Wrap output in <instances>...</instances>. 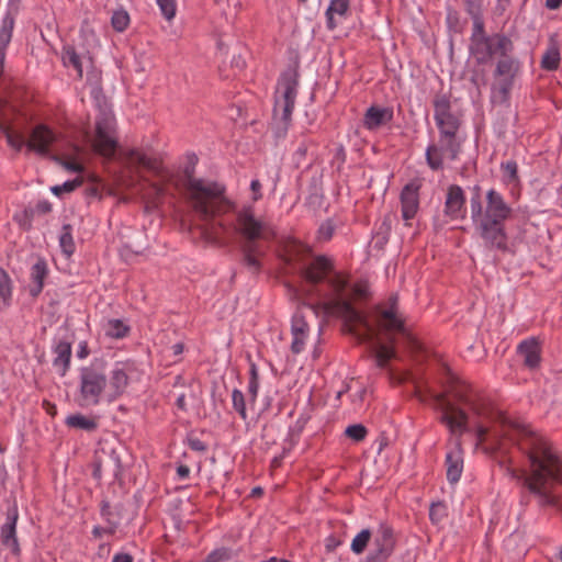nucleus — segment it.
I'll use <instances>...</instances> for the list:
<instances>
[{
  "label": "nucleus",
  "mask_w": 562,
  "mask_h": 562,
  "mask_svg": "<svg viewBox=\"0 0 562 562\" xmlns=\"http://www.w3.org/2000/svg\"><path fill=\"white\" fill-rule=\"evenodd\" d=\"M56 160L68 171L77 173L83 171V166L80 162L76 161L75 159L56 158Z\"/></svg>",
  "instance_id": "nucleus-53"
},
{
  "label": "nucleus",
  "mask_w": 562,
  "mask_h": 562,
  "mask_svg": "<svg viewBox=\"0 0 562 562\" xmlns=\"http://www.w3.org/2000/svg\"><path fill=\"white\" fill-rule=\"evenodd\" d=\"M59 246L61 251L70 257L76 249L75 241L72 238V227L70 224H64L61 227V233L59 235Z\"/></svg>",
  "instance_id": "nucleus-37"
},
{
  "label": "nucleus",
  "mask_w": 562,
  "mask_h": 562,
  "mask_svg": "<svg viewBox=\"0 0 562 562\" xmlns=\"http://www.w3.org/2000/svg\"><path fill=\"white\" fill-rule=\"evenodd\" d=\"M261 182L258 179H254L250 182V190L252 191V201L257 202L262 198Z\"/></svg>",
  "instance_id": "nucleus-57"
},
{
  "label": "nucleus",
  "mask_w": 562,
  "mask_h": 562,
  "mask_svg": "<svg viewBox=\"0 0 562 562\" xmlns=\"http://www.w3.org/2000/svg\"><path fill=\"white\" fill-rule=\"evenodd\" d=\"M184 443L192 450L196 452H205L207 450V445L202 441L200 438L194 436L192 432L188 434Z\"/></svg>",
  "instance_id": "nucleus-51"
},
{
  "label": "nucleus",
  "mask_w": 562,
  "mask_h": 562,
  "mask_svg": "<svg viewBox=\"0 0 562 562\" xmlns=\"http://www.w3.org/2000/svg\"><path fill=\"white\" fill-rule=\"evenodd\" d=\"M345 434L348 438L360 442L367 437L368 430L362 424H353L346 428Z\"/></svg>",
  "instance_id": "nucleus-46"
},
{
  "label": "nucleus",
  "mask_w": 562,
  "mask_h": 562,
  "mask_svg": "<svg viewBox=\"0 0 562 562\" xmlns=\"http://www.w3.org/2000/svg\"><path fill=\"white\" fill-rule=\"evenodd\" d=\"M262 255L257 243H245L241 246V262L254 274H258L261 270V263L258 257Z\"/></svg>",
  "instance_id": "nucleus-29"
},
{
  "label": "nucleus",
  "mask_w": 562,
  "mask_h": 562,
  "mask_svg": "<svg viewBox=\"0 0 562 562\" xmlns=\"http://www.w3.org/2000/svg\"><path fill=\"white\" fill-rule=\"evenodd\" d=\"M461 143L458 135H439V145L431 144L426 149L425 157L428 167L434 171L441 170L445 156L450 160H456L461 151Z\"/></svg>",
  "instance_id": "nucleus-13"
},
{
  "label": "nucleus",
  "mask_w": 562,
  "mask_h": 562,
  "mask_svg": "<svg viewBox=\"0 0 562 562\" xmlns=\"http://www.w3.org/2000/svg\"><path fill=\"white\" fill-rule=\"evenodd\" d=\"M446 516V506L442 503H434L429 509L431 521L439 522Z\"/></svg>",
  "instance_id": "nucleus-52"
},
{
  "label": "nucleus",
  "mask_w": 562,
  "mask_h": 562,
  "mask_svg": "<svg viewBox=\"0 0 562 562\" xmlns=\"http://www.w3.org/2000/svg\"><path fill=\"white\" fill-rule=\"evenodd\" d=\"M372 538V532L369 528L362 529L358 532L351 541L350 549L355 554H362L367 549L370 540Z\"/></svg>",
  "instance_id": "nucleus-38"
},
{
  "label": "nucleus",
  "mask_w": 562,
  "mask_h": 562,
  "mask_svg": "<svg viewBox=\"0 0 562 562\" xmlns=\"http://www.w3.org/2000/svg\"><path fill=\"white\" fill-rule=\"evenodd\" d=\"M19 519V509L16 501L13 499L12 505L7 510V521L2 525L0 530L1 542L5 548H9L13 555L21 554L20 543L16 537V522Z\"/></svg>",
  "instance_id": "nucleus-20"
},
{
  "label": "nucleus",
  "mask_w": 562,
  "mask_h": 562,
  "mask_svg": "<svg viewBox=\"0 0 562 562\" xmlns=\"http://www.w3.org/2000/svg\"><path fill=\"white\" fill-rule=\"evenodd\" d=\"M82 182H83L82 178L77 177L76 179L68 180V181L64 182L63 184L54 186L52 188V192L55 195L60 196L65 192H72V191H75L77 188H79L82 184Z\"/></svg>",
  "instance_id": "nucleus-45"
},
{
  "label": "nucleus",
  "mask_w": 562,
  "mask_h": 562,
  "mask_svg": "<svg viewBox=\"0 0 562 562\" xmlns=\"http://www.w3.org/2000/svg\"><path fill=\"white\" fill-rule=\"evenodd\" d=\"M350 9V0H330L327 10L339 16H347Z\"/></svg>",
  "instance_id": "nucleus-48"
},
{
  "label": "nucleus",
  "mask_w": 562,
  "mask_h": 562,
  "mask_svg": "<svg viewBox=\"0 0 562 562\" xmlns=\"http://www.w3.org/2000/svg\"><path fill=\"white\" fill-rule=\"evenodd\" d=\"M161 14L168 21L172 20L176 15V0H156Z\"/></svg>",
  "instance_id": "nucleus-49"
},
{
  "label": "nucleus",
  "mask_w": 562,
  "mask_h": 562,
  "mask_svg": "<svg viewBox=\"0 0 562 562\" xmlns=\"http://www.w3.org/2000/svg\"><path fill=\"white\" fill-rule=\"evenodd\" d=\"M12 294V279L9 273L0 267V310H5L11 305Z\"/></svg>",
  "instance_id": "nucleus-33"
},
{
  "label": "nucleus",
  "mask_w": 562,
  "mask_h": 562,
  "mask_svg": "<svg viewBox=\"0 0 562 562\" xmlns=\"http://www.w3.org/2000/svg\"><path fill=\"white\" fill-rule=\"evenodd\" d=\"M112 562H133V557L130 553H116Z\"/></svg>",
  "instance_id": "nucleus-64"
},
{
  "label": "nucleus",
  "mask_w": 562,
  "mask_h": 562,
  "mask_svg": "<svg viewBox=\"0 0 562 562\" xmlns=\"http://www.w3.org/2000/svg\"><path fill=\"white\" fill-rule=\"evenodd\" d=\"M91 533L95 539H100V538H102L103 535L112 536L115 533V531H110L109 526L105 525V526H94Z\"/></svg>",
  "instance_id": "nucleus-59"
},
{
  "label": "nucleus",
  "mask_w": 562,
  "mask_h": 562,
  "mask_svg": "<svg viewBox=\"0 0 562 562\" xmlns=\"http://www.w3.org/2000/svg\"><path fill=\"white\" fill-rule=\"evenodd\" d=\"M423 187L420 179H413L406 183L400 194L401 214L402 218L408 224V221L413 220L419 210V192Z\"/></svg>",
  "instance_id": "nucleus-18"
},
{
  "label": "nucleus",
  "mask_w": 562,
  "mask_h": 562,
  "mask_svg": "<svg viewBox=\"0 0 562 562\" xmlns=\"http://www.w3.org/2000/svg\"><path fill=\"white\" fill-rule=\"evenodd\" d=\"M514 43L504 33H495L474 43H470L469 52L479 65L486 64L494 55L513 53Z\"/></svg>",
  "instance_id": "nucleus-10"
},
{
  "label": "nucleus",
  "mask_w": 562,
  "mask_h": 562,
  "mask_svg": "<svg viewBox=\"0 0 562 562\" xmlns=\"http://www.w3.org/2000/svg\"><path fill=\"white\" fill-rule=\"evenodd\" d=\"M312 144H313V142L311 139H306V138H303L299 143V145L293 154L294 161L297 166H300L301 164H303L306 160L307 151Z\"/></svg>",
  "instance_id": "nucleus-47"
},
{
  "label": "nucleus",
  "mask_w": 562,
  "mask_h": 562,
  "mask_svg": "<svg viewBox=\"0 0 562 562\" xmlns=\"http://www.w3.org/2000/svg\"><path fill=\"white\" fill-rule=\"evenodd\" d=\"M126 159L130 164L145 168L150 171L155 176L159 177L164 183L151 182L150 188L155 193V198L158 201H161L162 198L167 194V190L165 183H170L172 179V175L166 170L162 166L161 161L155 157L147 156L145 153L138 149H130L126 153Z\"/></svg>",
  "instance_id": "nucleus-9"
},
{
  "label": "nucleus",
  "mask_w": 562,
  "mask_h": 562,
  "mask_svg": "<svg viewBox=\"0 0 562 562\" xmlns=\"http://www.w3.org/2000/svg\"><path fill=\"white\" fill-rule=\"evenodd\" d=\"M190 475V468L186 464H179L177 467V476L180 480H186Z\"/></svg>",
  "instance_id": "nucleus-63"
},
{
  "label": "nucleus",
  "mask_w": 562,
  "mask_h": 562,
  "mask_svg": "<svg viewBox=\"0 0 562 562\" xmlns=\"http://www.w3.org/2000/svg\"><path fill=\"white\" fill-rule=\"evenodd\" d=\"M467 196L459 184H449L446 190L443 214L450 221L464 220L467 216Z\"/></svg>",
  "instance_id": "nucleus-19"
},
{
  "label": "nucleus",
  "mask_w": 562,
  "mask_h": 562,
  "mask_svg": "<svg viewBox=\"0 0 562 562\" xmlns=\"http://www.w3.org/2000/svg\"><path fill=\"white\" fill-rule=\"evenodd\" d=\"M325 16H326L327 30L334 31L337 27V22L335 20V13L329 12V10L326 9Z\"/></svg>",
  "instance_id": "nucleus-62"
},
{
  "label": "nucleus",
  "mask_w": 562,
  "mask_h": 562,
  "mask_svg": "<svg viewBox=\"0 0 562 562\" xmlns=\"http://www.w3.org/2000/svg\"><path fill=\"white\" fill-rule=\"evenodd\" d=\"M447 480L449 483H457L463 471V458L459 446L446 456Z\"/></svg>",
  "instance_id": "nucleus-28"
},
{
  "label": "nucleus",
  "mask_w": 562,
  "mask_h": 562,
  "mask_svg": "<svg viewBox=\"0 0 562 562\" xmlns=\"http://www.w3.org/2000/svg\"><path fill=\"white\" fill-rule=\"evenodd\" d=\"M473 20V29H472V34H471V37H470V43H474L481 38H484L486 36H488L485 32V29H484V22H483V19H482V13L479 14V15H470Z\"/></svg>",
  "instance_id": "nucleus-44"
},
{
  "label": "nucleus",
  "mask_w": 562,
  "mask_h": 562,
  "mask_svg": "<svg viewBox=\"0 0 562 562\" xmlns=\"http://www.w3.org/2000/svg\"><path fill=\"white\" fill-rule=\"evenodd\" d=\"M111 24L113 29L117 32L125 31L130 24L128 13L124 10L114 11L111 18Z\"/></svg>",
  "instance_id": "nucleus-41"
},
{
  "label": "nucleus",
  "mask_w": 562,
  "mask_h": 562,
  "mask_svg": "<svg viewBox=\"0 0 562 562\" xmlns=\"http://www.w3.org/2000/svg\"><path fill=\"white\" fill-rule=\"evenodd\" d=\"M55 355L53 366L60 376H65L70 369L71 342L59 340L53 348Z\"/></svg>",
  "instance_id": "nucleus-25"
},
{
  "label": "nucleus",
  "mask_w": 562,
  "mask_h": 562,
  "mask_svg": "<svg viewBox=\"0 0 562 562\" xmlns=\"http://www.w3.org/2000/svg\"><path fill=\"white\" fill-rule=\"evenodd\" d=\"M368 295V285L366 283H356L351 288L349 286V283L347 282L346 288V297L349 300V302H352L353 299H364ZM352 305V303H350Z\"/></svg>",
  "instance_id": "nucleus-43"
},
{
  "label": "nucleus",
  "mask_w": 562,
  "mask_h": 562,
  "mask_svg": "<svg viewBox=\"0 0 562 562\" xmlns=\"http://www.w3.org/2000/svg\"><path fill=\"white\" fill-rule=\"evenodd\" d=\"M34 207L37 214H47L52 211V204L46 200L40 201Z\"/></svg>",
  "instance_id": "nucleus-61"
},
{
  "label": "nucleus",
  "mask_w": 562,
  "mask_h": 562,
  "mask_svg": "<svg viewBox=\"0 0 562 562\" xmlns=\"http://www.w3.org/2000/svg\"><path fill=\"white\" fill-rule=\"evenodd\" d=\"M48 276V268L45 259L40 258L31 268V284L29 285V293L32 297H37L43 289L44 281Z\"/></svg>",
  "instance_id": "nucleus-26"
},
{
  "label": "nucleus",
  "mask_w": 562,
  "mask_h": 562,
  "mask_svg": "<svg viewBox=\"0 0 562 562\" xmlns=\"http://www.w3.org/2000/svg\"><path fill=\"white\" fill-rule=\"evenodd\" d=\"M310 326L305 321V317L296 313L292 317L291 324V334H292V342H291V351L294 355L301 353L305 348V342L308 336Z\"/></svg>",
  "instance_id": "nucleus-24"
},
{
  "label": "nucleus",
  "mask_w": 562,
  "mask_h": 562,
  "mask_svg": "<svg viewBox=\"0 0 562 562\" xmlns=\"http://www.w3.org/2000/svg\"><path fill=\"white\" fill-rule=\"evenodd\" d=\"M512 54H501L493 71L492 97L499 103H508L515 80L521 71L520 60Z\"/></svg>",
  "instance_id": "nucleus-8"
},
{
  "label": "nucleus",
  "mask_w": 562,
  "mask_h": 562,
  "mask_svg": "<svg viewBox=\"0 0 562 562\" xmlns=\"http://www.w3.org/2000/svg\"><path fill=\"white\" fill-rule=\"evenodd\" d=\"M103 329L105 336L113 339H122L126 337L131 330L128 325L116 318L108 319L103 325Z\"/></svg>",
  "instance_id": "nucleus-35"
},
{
  "label": "nucleus",
  "mask_w": 562,
  "mask_h": 562,
  "mask_svg": "<svg viewBox=\"0 0 562 562\" xmlns=\"http://www.w3.org/2000/svg\"><path fill=\"white\" fill-rule=\"evenodd\" d=\"M434 120L439 135L453 136L459 134L462 124L461 116L452 112L450 95L437 93L432 100Z\"/></svg>",
  "instance_id": "nucleus-11"
},
{
  "label": "nucleus",
  "mask_w": 562,
  "mask_h": 562,
  "mask_svg": "<svg viewBox=\"0 0 562 562\" xmlns=\"http://www.w3.org/2000/svg\"><path fill=\"white\" fill-rule=\"evenodd\" d=\"M333 234H334V226L331 225V223L328 222V223L321 225V227L318 229L319 238H322L324 240H329L333 237Z\"/></svg>",
  "instance_id": "nucleus-56"
},
{
  "label": "nucleus",
  "mask_w": 562,
  "mask_h": 562,
  "mask_svg": "<svg viewBox=\"0 0 562 562\" xmlns=\"http://www.w3.org/2000/svg\"><path fill=\"white\" fill-rule=\"evenodd\" d=\"M234 557L233 550L226 547L216 548L211 551L203 562H227Z\"/></svg>",
  "instance_id": "nucleus-40"
},
{
  "label": "nucleus",
  "mask_w": 562,
  "mask_h": 562,
  "mask_svg": "<svg viewBox=\"0 0 562 562\" xmlns=\"http://www.w3.org/2000/svg\"><path fill=\"white\" fill-rule=\"evenodd\" d=\"M513 207L496 189L487 190L481 212L471 214L475 231L490 250L508 251V235L505 223L513 217Z\"/></svg>",
  "instance_id": "nucleus-3"
},
{
  "label": "nucleus",
  "mask_w": 562,
  "mask_h": 562,
  "mask_svg": "<svg viewBox=\"0 0 562 562\" xmlns=\"http://www.w3.org/2000/svg\"><path fill=\"white\" fill-rule=\"evenodd\" d=\"M390 344H394V338H389ZM396 357V351L392 345L379 344L373 352L375 367L382 370L389 369V363Z\"/></svg>",
  "instance_id": "nucleus-31"
},
{
  "label": "nucleus",
  "mask_w": 562,
  "mask_h": 562,
  "mask_svg": "<svg viewBox=\"0 0 562 562\" xmlns=\"http://www.w3.org/2000/svg\"><path fill=\"white\" fill-rule=\"evenodd\" d=\"M483 204L482 201V188L479 184H475L471 189V198H470V211L471 214L473 212H481V205Z\"/></svg>",
  "instance_id": "nucleus-50"
},
{
  "label": "nucleus",
  "mask_w": 562,
  "mask_h": 562,
  "mask_svg": "<svg viewBox=\"0 0 562 562\" xmlns=\"http://www.w3.org/2000/svg\"><path fill=\"white\" fill-rule=\"evenodd\" d=\"M503 173V182L506 184H514L519 182L518 165L515 160H507L501 164Z\"/></svg>",
  "instance_id": "nucleus-39"
},
{
  "label": "nucleus",
  "mask_w": 562,
  "mask_h": 562,
  "mask_svg": "<svg viewBox=\"0 0 562 562\" xmlns=\"http://www.w3.org/2000/svg\"><path fill=\"white\" fill-rule=\"evenodd\" d=\"M341 540L335 535H329L325 539V549L327 552H334L338 547L341 546Z\"/></svg>",
  "instance_id": "nucleus-55"
},
{
  "label": "nucleus",
  "mask_w": 562,
  "mask_h": 562,
  "mask_svg": "<svg viewBox=\"0 0 562 562\" xmlns=\"http://www.w3.org/2000/svg\"><path fill=\"white\" fill-rule=\"evenodd\" d=\"M124 506L119 503L111 506L108 499H102L100 503V515L104 520L105 525L109 526L110 531H115L121 525L123 518Z\"/></svg>",
  "instance_id": "nucleus-27"
},
{
  "label": "nucleus",
  "mask_w": 562,
  "mask_h": 562,
  "mask_svg": "<svg viewBox=\"0 0 562 562\" xmlns=\"http://www.w3.org/2000/svg\"><path fill=\"white\" fill-rule=\"evenodd\" d=\"M393 116L394 112L392 108L371 105L367 109L363 115L362 125L369 131H375L390 123L393 120Z\"/></svg>",
  "instance_id": "nucleus-23"
},
{
  "label": "nucleus",
  "mask_w": 562,
  "mask_h": 562,
  "mask_svg": "<svg viewBox=\"0 0 562 562\" xmlns=\"http://www.w3.org/2000/svg\"><path fill=\"white\" fill-rule=\"evenodd\" d=\"M397 295H391L389 299V306H376L375 310V325L380 333L391 336L393 334L407 335L405 323L397 310Z\"/></svg>",
  "instance_id": "nucleus-14"
},
{
  "label": "nucleus",
  "mask_w": 562,
  "mask_h": 562,
  "mask_svg": "<svg viewBox=\"0 0 562 562\" xmlns=\"http://www.w3.org/2000/svg\"><path fill=\"white\" fill-rule=\"evenodd\" d=\"M395 546L393 528L386 522H381L374 535L373 549L367 557L374 562H386L393 554Z\"/></svg>",
  "instance_id": "nucleus-17"
},
{
  "label": "nucleus",
  "mask_w": 562,
  "mask_h": 562,
  "mask_svg": "<svg viewBox=\"0 0 562 562\" xmlns=\"http://www.w3.org/2000/svg\"><path fill=\"white\" fill-rule=\"evenodd\" d=\"M66 425L72 428L82 429L86 431H94L98 428V423L94 418L87 417L82 414H72L66 418Z\"/></svg>",
  "instance_id": "nucleus-36"
},
{
  "label": "nucleus",
  "mask_w": 562,
  "mask_h": 562,
  "mask_svg": "<svg viewBox=\"0 0 562 562\" xmlns=\"http://www.w3.org/2000/svg\"><path fill=\"white\" fill-rule=\"evenodd\" d=\"M115 120L109 112H102L95 120L93 149L101 156L112 158L117 148L114 136Z\"/></svg>",
  "instance_id": "nucleus-12"
},
{
  "label": "nucleus",
  "mask_w": 562,
  "mask_h": 562,
  "mask_svg": "<svg viewBox=\"0 0 562 562\" xmlns=\"http://www.w3.org/2000/svg\"><path fill=\"white\" fill-rule=\"evenodd\" d=\"M233 212L235 213V220L229 224L222 221L215 222L216 217L212 221H201L203 223L202 233L211 238H217L218 235L233 231L240 235L245 243H256L265 237L267 224L256 217L252 205H243L238 210L235 206Z\"/></svg>",
  "instance_id": "nucleus-5"
},
{
  "label": "nucleus",
  "mask_w": 562,
  "mask_h": 562,
  "mask_svg": "<svg viewBox=\"0 0 562 562\" xmlns=\"http://www.w3.org/2000/svg\"><path fill=\"white\" fill-rule=\"evenodd\" d=\"M56 140V135L47 125H36L30 135V139L26 146L30 150H33L40 155H47L49 153L50 145Z\"/></svg>",
  "instance_id": "nucleus-21"
},
{
  "label": "nucleus",
  "mask_w": 562,
  "mask_h": 562,
  "mask_svg": "<svg viewBox=\"0 0 562 562\" xmlns=\"http://www.w3.org/2000/svg\"><path fill=\"white\" fill-rule=\"evenodd\" d=\"M232 402H233L234 409L239 414V416L244 420H246L247 419V411H246L245 395L240 390H238V389L233 390Z\"/></svg>",
  "instance_id": "nucleus-42"
},
{
  "label": "nucleus",
  "mask_w": 562,
  "mask_h": 562,
  "mask_svg": "<svg viewBox=\"0 0 562 562\" xmlns=\"http://www.w3.org/2000/svg\"><path fill=\"white\" fill-rule=\"evenodd\" d=\"M464 3L469 15H479L482 13L483 0H464Z\"/></svg>",
  "instance_id": "nucleus-54"
},
{
  "label": "nucleus",
  "mask_w": 562,
  "mask_h": 562,
  "mask_svg": "<svg viewBox=\"0 0 562 562\" xmlns=\"http://www.w3.org/2000/svg\"><path fill=\"white\" fill-rule=\"evenodd\" d=\"M83 59H87L89 64H92V58L87 55L81 57L75 49L74 46H65L63 49V63L66 67H71L77 74L78 78H82L83 74Z\"/></svg>",
  "instance_id": "nucleus-30"
},
{
  "label": "nucleus",
  "mask_w": 562,
  "mask_h": 562,
  "mask_svg": "<svg viewBox=\"0 0 562 562\" xmlns=\"http://www.w3.org/2000/svg\"><path fill=\"white\" fill-rule=\"evenodd\" d=\"M561 60L560 48L555 41H551L543 53L540 66L543 70L554 71L559 68Z\"/></svg>",
  "instance_id": "nucleus-32"
},
{
  "label": "nucleus",
  "mask_w": 562,
  "mask_h": 562,
  "mask_svg": "<svg viewBox=\"0 0 562 562\" xmlns=\"http://www.w3.org/2000/svg\"><path fill=\"white\" fill-rule=\"evenodd\" d=\"M300 74L297 67H289L281 72L274 91V116L281 113L282 127L278 130L277 136H285L295 106L299 90Z\"/></svg>",
  "instance_id": "nucleus-6"
},
{
  "label": "nucleus",
  "mask_w": 562,
  "mask_h": 562,
  "mask_svg": "<svg viewBox=\"0 0 562 562\" xmlns=\"http://www.w3.org/2000/svg\"><path fill=\"white\" fill-rule=\"evenodd\" d=\"M14 221L20 225L21 228H23L26 232L32 228L31 221H29L26 216H23V213L15 214Z\"/></svg>",
  "instance_id": "nucleus-60"
},
{
  "label": "nucleus",
  "mask_w": 562,
  "mask_h": 562,
  "mask_svg": "<svg viewBox=\"0 0 562 562\" xmlns=\"http://www.w3.org/2000/svg\"><path fill=\"white\" fill-rule=\"evenodd\" d=\"M13 31V19L5 18L0 29V71H2L5 60L7 47L11 42Z\"/></svg>",
  "instance_id": "nucleus-34"
},
{
  "label": "nucleus",
  "mask_w": 562,
  "mask_h": 562,
  "mask_svg": "<svg viewBox=\"0 0 562 562\" xmlns=\"http://www.w3.org/2000/svg\"><path fill=\"white\" fill-rule=\"evenodd\" d=\"M301 276L311 285L316 286L323 282L327 284V291L321 294L324 307L327 312L342 317L350 330L357 325L364 326L368 331L371 330L364 315L346 297L347 279L335 272L330 258L324 255L314 257L302 269Z\"/></svg>",
  "instance_id": "nucleus-2"
},
{
  "label": "nucleus",
  "mask_w": 562,
  "mask_h": 562,
  "mask_svg": "<svg viewBox=\"0 0 562 562\" xmlns=\"http://www.w3.org/2000/svg\"><path fill=\"white\" fill-rule=\"evenodd\" d=\"M135 372V363L130 360L117 361L108 370L109 401H115L126 392Z\"/></svg>",
  "instance_id": "nucleus-15"
},
{
  "label": "nucleus",
  "mask_w": 562,
  "mask_h": 562,
  "mask_svg": "<svg viewBox=\"0 0 562 562\" xmlns=\"http://www.w3.org/2000/svg\"><path fill=\"white\" fill-rule=\"evenodd\" d=\"M92 468V475L98 481L103 476H108L115 481L119 480L123 473L121 457L114 449H101L95 451Z\"/></svg>",
  "instance_id": "nucleus-16"
},
{
  "label": "nucleus",
  "mask_w": 562,
  "mask_h": 562,
  "mask_svg": "<svg viewBox=\"0 0 562 562\" xmlns=\"http://www.w3.org/2000/svg\"><path fill=\"white\" fill-rule=\"evenodd\" d=\"M517 355L522 359V363L529 370L539 368L541 362V346L536 338L522 340L517 346Z\"/></svg>",
  "instance_id": "nucleus-22"
},
{
  "label": "nucleus",
  "mask_w": 562,
  "mask_h": 562,
  "mask_svg": "<svg viewBox=\"0 0 562 562\" xmlns=\"http://www.w3.org/2000/svg\"><path fill=\"white\" fill-rule=\"evenodd\" d=\"M108 393V366L102 358L93 359L79 369V398L81 405L95 406L101 395Z\"/></svg>",
  "instance_id": "nucleus-7"
},
{
  "label": "nucleus",
  "mask_w": 562,
  "mask_h": 562,
  "mask_svg": "<svg viewBox=\"0 0 562 562\" xmlns=\"http://www.w3.org/2000/svg\"><path fill=\"white\" fill-rule=\"evenodd\" d=\"M443 390L437 392L429 389V396L442 409L440 422L451 434L470 432L469 415L456 405L467 406L473 415L482 420L474 425L476 446L484 453L495 458L505 473L520 480L518 470L510 467V449L516 447L528 460L530 474L524 482L529 492L538 497L541 506H557L559 497L553 493L557 484H562V459L552 451L548 440L536 432L530 425L496 411L471 385L449 374Z\"/></svg>",
  "instance_id": "nucleus-1"
},
{
  "label": "nucleus",
  "mask_w": 562,
  "mask_h": 562,
  "mask_svg": "<svg viewBox=\"0 0 562 562\" xmlns=\"http://www.w3.org/2000/svg\"><path fill=\"white\" fill-rule=\"evenodd\" d=\"M193 171V168L184 169L186 189L191 207L200 221H212L234 210L235 202L225 195L224 184L194 178Z\"/></svg>",
  "instance_id": "nucleus-4"
},
{
  "label": "nucleus",
  "mask_w": 562,
  "mask_h": 562,
  "mask_svg": "<svg viewBox=\"0 0 562 562\" xmlns=\"http://www.w3.org/2000/svg\"><path fill=\"white\" fill-rule=\"evenodd\" d=\"M259 380H249L248 382V394L249 401L255 403L258 396Z\"/></svg>",
  "instance_id": "nucleus-58"
}]
</instances>
